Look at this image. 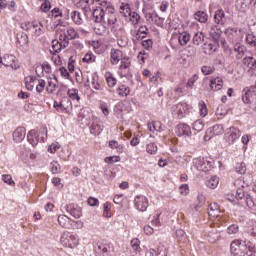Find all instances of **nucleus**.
Wrapping results in <instances>:
<instances>
[{
    "label": "nucleus",
    "instance_id": "obj_1",
    "mask_svg": "<svg viewBox=\"0 0 256 256\" xmlns=\"http://www.w3.org/2000/svg\"><path fill=\"white\" fill-rule=\"evenodd\" d=\"M231 256H255L251 242L234 240L230 244Z\"/></svg>",
    "mask_w": 256,
    "mask_h": 256
},
{
    "label": "nucleus",
    "instance_id": "obj_11",
    "mask_svg": "<svg viewBox=\"0 0 256 256\" xmlns=\"http://www.w3.org/2000/svg\"><path fill=\"white\" fill-rule=\"evenodd\" d=\"M27 131L25 130V127H18L13 133V139L16 143H21L23 139H25Z\"/></svg>",
    "mask_w": 256,
    "mask_h": 256
},
{
    "label": "nucleus",
    "instance_id": "obj_36",
    "mask_svg": "<svg viewBox=\"0 0 256 256\" xmlns=\"http://www.w3.org/2000/svg\"><path fill=\"white\" fill-rule=\"evenodd\" d=\"M67 95L69 97V99H72L73 101H79L80 97H79V90L77 89H71L67 91Z\"/></svg>",
    "mask_w": 256,
    "mask_h": 256
},
{
    "label": "nucleus",
    "instance_id": "obj_28",
    "mask_svg": "<svg viewBox=\"0 0 256 256\" xmlns=\"http://www.w3.org/2000/svg\"><path fill=\"white\" fill-rule=\"evenodd\" d=\"M199 111H200V117H207L209 115V110L207 109V104H205V101L201 100L198 103Z\"/></svg>",
    "mask_w": 256,
    "mask_h": 256
},
{
    "label": "nucleus",
    "instance_id": "obj_32",
    "mask_svg": "<svg viewBox=\"0 0 256 256\" xmlns=\"http://www.w3.org/2000/svg\"><path fill=\"white\" fill-rule=\"evenodd\" d=\"M24 81H25L26 89L28 91H33V88L35 87V78H33V76H28L24 79Z\"/></svg>",
    "mask_w": 256,
    "mask_h": 256
},
{
    "label": "nucleus",
    "instance_id": "obj_16",
    "mask_svg": "<svg viewBox=\"0 0 256 256\" xmlns=\"http://www.w3.org/2000/svg\"><path fill=\"white\" fill-rule=\"evenodd\" d=\"M221 238V233L217 229H213L212 231L208 232L207 240L209 243H217L219 239Z\"/></svg>",
    "mask_w": 256,
    "mask_h": 256
},
{
    "label": "nucleus",
    "instance_id": "obj_7",
    "mask_svg": "<svg viewBox=\"0 0 256 256\" xmlns=\"http://www.w3.org/2000/svg\"><path fill=\"white\" fill-rule=\"evenodd\" d=\"M16 61L17 58L15 57V55L6 54L3 57L1 65H4V67H11L12 69H19V65L15 63Z\"/></svg>",
    "mask_w": 256,
    "mask_h": 256
},
{
    "label": "nucleus",
    "instance_id": "obj_30",
    "mask_svg": "<svg viewBox=\"0 0 256 256\" xmlns=\"http://www.w3.org/2000/svg\"><path fill=\"white\" fill-rule=\"evenodd\" d=\"M105 77L108 87H115V85H117V78L114 77L111 72L106 73Z\"/></svg>",
    "mask_w": 256,
    "mask_h": 256
},
{
    "label": "nucleus",
    "instance_id": "obj_33",
    "mask_svg": "<svg viewBox=\"0 0 256 256\" xmlns=\"http://www.w3.org/2000/svg\"><path fill=\"white\" fill-rule=\"evenodd\" d=\"M91 83H92L93 89H95L96 91H100L101 84H99V75H97V73L92 74V82Z\"/></svg>",
    "mask_w": 256,
    "mask_h": 256
},
{
    "label": "nucleus",
    "instance_id": "obj_18",
    "mask_svg": "<svg viewBox=\"0 0 256 256\" xmlns=\"http://www.w3.org/2000/svg\"><path fill=\"white\" fill-rule=\"evenodd\" d=\"M17 43L20 45V47H25V45H28L29 43V36L25 34V32H20L16 36Z\"/></svg>",
    "mask_w": 256,
    "mask_h": 256
},
{
    "label": "nucleus",
    "instance_id": "obj_50",
    "mask_svg": "<svg viewBox=\"0 0 256 256\" xmlns=\"http://www.w3.org/2000/svg\"><path fill=\"white\" fill-rule=\"evenodd\" d=\"M212 137H216V135L213 133V128L210 127L205 132L204 141H211Z\"/></svg>",
    "mask_w": 256,
    "mask_h": 256
},
{
    "label": "nucleus",
    "instance_id": "obj_41",
    "mask_svg": "<svg viewBox=\"0 0 256 256\" xmlns=\"http://www.w3.org/2000/svg\"><path fill=\"white\" fill-rule=\"evenodd\" d=\"M213 133L217 135H223L225 133V128H223V125L221 124H215L212 127Z\"/></svg>",
    "mask_w": 256,
    "mask_h": 256
},
{
    "label": "nucleus",
    "instance_id": "obj_59",
    "mask_svg": "<svg viewBox=\"0 0 256 256\" xmlns=\"http://www.w3.org/2000/svg\"><path fill=\"white\" fill-rule=\"evenodd\" d=\"M51 9V2L49 0H45L41 5V10L44 11V13H48Z\"/></svg>",
    "mask_w": 256,
    "mask_h": 256
},
{
    "label": "nucleus",
    "instance_id": "obj_17",
    "mask_svg": "<svg viewBox=\"0 0 256 256\" xmlns=\"http://www.w3.org/2000/svg\"><path fill=\"white\" fill-rule=\"evenodd\" d=\"M123 57V52L121 50H112L111 51V63L112 65H117Z\"/></svg>",
    "mask_w": 256,
    "mask_h": 256
},
{
    "label": "nucleus",
    "instance_id": "obj_62",
    "mask_svg": "<svg viewBox=\"0 0 256 256\" xmlns=\"http://www.w3.org/2000/svg\"><path fill=\"white\" fill-rule=\"evenodd\" d=\"M245 197H247V195H245V190H243V188H238L236 191V199L243 200Z\"/></svg>",
    "mask_w": 256,
    "mask_h": 256
},
{
    "label": "nucleus",
    "instance_id": "obj_45",
    "mask_svg": "<svg viewBox=\"0 0 256 256\" xmlns=\"http://www.w3.org/2000/svg\"><path fill=\"white\" fill-rule=\"evenodd\" d=\"M2 181H4V183H7V185H10L11 187L15 186V181L9 174L2 175Z\"/></svg>",
    "mask_w": 256,
    "mask_h": 256
},
{
    "label": "nucleus",
    "instance_id": "obj_23",
    "mask_svg": "<svg viewBox=\"0 0 256 256\" xmlns=\"http://www.w3.org/2000/svg\"><path fill=\"white\" fill-rule=\"evenodd\" d=\"M203 41H205V34L203 32H196L192 38L193 45L199 47Z\"/></svg>",
    "mask_w": 256,
    "mask_h": 256
},
{
    "label": "nucleus",
    "instance_id": "obj_6",
    "mask_svg": "<svg viewBox=\"0 0 256 256\" xmlns=\"http://www.w3.org/2000/svg\"><path fill=\"white\" fill-rule=\"evenodd\" d=\"M213 165H215V160L212 158H200L198 161V166L200 167L201 171L204 172L211 171V169H213Z\"/></svg>",
    "mask_w": 256,
    "mask_h": 256
},
{
    "label": "nucleus",
    "instance_id": "obj_8",
    "mask_svg": "<svg viewBox=\"0 0 256 256\" xmlns=\"http://www.w3.org/2000/svg\"><path fill=\"white\" fill-rule=\"evenodd\" d=\"M66 211L69 215L74 217V219H79L82 215V209L77 204H70L66 206Z\"/></svg>",
    "mask_w": 256,
    "mask_h": 256
},
{
    "label": "nucleus",
    "instance_id": "obj_60",
    "mask_svg": "<svg viewBox=\"0 0 256 256\" xmlns=\"http://www.w3.org/2000/svg\"><path fill=\"white\" fill-rule=\"evenodd\" d=\"M98 250L103 255H109V245H106V244L99 245Z\"/></svg>",
    "mask_w": 256,
    "mask_h": 256
},
{
    "label": "nucleus",
    "instance_id": "obj_15",
    "mask_svg": "<svg viewBox=\"0 0 256 256\" xmlns=\"http://www.w3.org/2000/svg\"><path fill=\"white\" fill-rule=\"evenodd\" d=\"M214 21L217 25H225V11L218 9L214 14Z\"/></svg>",
    "mask_w": 256,
    "mask_h": 256
},
{
    "label": "nucleus",
    "instance_id": "obj_34",
    "mask_svg": "<svg viewBox=\"0 0 256 256\" xmlns=\"http://www.w3.org/2000/svg\"><path fill=\"white\" fill-rule=\"evenodd\" d=\"M129 59L130 58L128 56H122L120 59L121 65L119 69H129V67H131V61Z\"/></svg>",
    "mask_w": 256,
    "mask_h": 256
},
{
    "label": "nucleus",
    "instance_id": "obj_58",
    "mask_svg": "<svg viewBox=\"0 0 256 256\" xmlns=\"http://www.w3.org/2000/svg\"><path fill=\"white\" fill-rule=\"evenodd\" d=\"M87 203L90 207H99V199L95 197H89Z\"/></svg>",
    "mask_w": 256,
    "mask_h": 256
},
{
    "label": "nucleus",
    "instance_id": "obj_53",
    "mask_svg": "<svg viewBox=\"0 0 256 256\" xmlns=\"http://www.w3.org/2000/svg\"><path fill=\"white\" fill-rule=\"evenodd\" d=\"M244 199H245L247 207H249L250 209H253V207H256V204L253 201V197H251V195L247 194Z\"/></svg>",
    "mask_w": 256,
    "mask_h": 256
},
{
    "label": "nucleus",
    "instance_id": "obj_21",
    "mask_svg": "<svg viewBox=\"0 0 256 256\" xmlns=\"http://www.w3.org/2000/svg\"><path fill=\"white\" fill-rule=\"evenodd\" d=\"M234 51L235 53H238V55L236 56V59L241 60L243 59V56L245 55V53H247V47H245V45H241L238 43L234 46Z\"/></svg>",
    "mask_w": 256,
    "mask_h": 256
},
{
    "label": "nucleus",
    "instance_id": "obj_27",
    "mask_svg": "<svg viewBox=\"0 0 256 256\" xmlns=\"http://www.w3.org/2000/svg\"><path fill=\"white\" fill-rule=\"evenodd\" d=\"M71 20L75 25H81L83 23V19H81V12L74 10L71 12Z\"/></svg>",
    "mask_w": 256,
    "mask_h": 256
},
{
    "label": "nucleus",
    "instance_id": "obj_46",
    "mask_svg": "<svg viewBox=\"0 0 256 256\" xmlns=\"http://www.w3.org/2000/svg\"><path fill=\"white\" fill-rule=\"evenodd\" d=\"M197 79H199V76H197V74H194L190 79H188L186 87L188 89H193V85H195Z\"/></svg>",
    "mask_w": 256,
    "mask_h": 256
},
{
    "label": "nucleus",
    "instance_id": "obj_37",
    "mask_svg": "<svg viewBox=\"0 0 256 256\" xmlns=\"http://www.w3.org/2000/svg\"><path fill=\"white\" fill-rule=\"evenodd\" d=\"M193 129H194V131L201 133V131H203V129H205V123H203L202 120H196L193 123Z\"/></svg>",
    "mask_w": 256,
    "mask_h": 256
},
{
    "label": "nucleus",
    "instance_id": "obj_48",
    "mask_svg": "<svg viewBox=\"0 0 256 256\" xmlns=\"http://www.w3.org/2000/svg\"><path fill=\"white\" fill-rule=\"evenodd\" d=\"M146 151L150 153V155H155V153H157V145L155 143L147 144Z\"/></svg>",
    "mask_w": 256,
    "mask_h": 256
},
{
    "label": "nucleus",
    "instance_id": "obj_56",
    "mask_svg": "<svg viewBox=\"0 0 256 256\" xmlns=\"http://www.w3.org/2000/svg\"><path fill=\"white\" fill-rule=\"evenodd\" d=\"M219 47H221V44H219V42L208 44L209 51H213V53H217V51H219Z\"/></svg>",
    "mask_w": 256,
    "mask_h": 256
},
{
    "label": "nucleus",
    "instance_id": "obj_35",
    "mask_svg": "<svg viewBox=\"0 0 256 256\" xmlns=\"http://www.w3.org/2000/svg\"><path fill=\"white\" fill-rule=\"evenodd\" d=\"M39 27V24L35 22H26L21 24V29L24 31H29L30 29H37Z\"/></svg>",
    "mask_w": 256,
    "mask_h": 256
},
{
    "label": "nucleus",
    "instance_id": "obj_61",
    "mask_svg": "<svg viewBox=\"0 0 256 256\" xmlns=\"http://www.w3.org/2000/svg\"><path fill=\"white\" fill-rule=\"evenodd\" d=\"M156 256H167V248L159 246L156 250Z\"/></svg>",
    "mask_w": 256,
    "mask_h": 256
},
{
    "label": "nucleus",
    "instance_id": "obj_5",
    "mask_svg": "<svg viewBox=\"0 0 256 256\" xmlns=\"http://www.w3.org/2000/svg\"><path fill=\"white\" fill-rule=\"evenodd\" d=\"M177 137H191V126L185 123H180L176 126Z\"/></svg>",
    "mask_w": 256,
    "mask_h": 256
},
{
    "label": "nucleus",
    "instance_id": "obj_9",
    "mask_svg": "<svg viewBox=\"0 0 256 256\" xmlns=\"http://www.w3.org/2000/svg\"><path fill=\"white\" fill-rule=\"evenodd\" d=\"M66 247L70 249H75L79 245V236L77 234L68 233L66 234Z\"/></svg>",
    "mask_w": 256,
    "mask_h": 256
},
{
    "label": "nucleus",
    "instance_id": "obj_38",
    "mask_svg": "<svg viewBox=\"0 0 256 256\" xmlns=\"http://www.w3.org/2000/svg\"><path fill=\"white\" fill-rule=\"evenodd\" d=\"M236 173H239L240 175H245V173H247V165L245 162L236 164Z\"/></svg>",
    "mask_w": 256,
    "mask_h": 256
},
{
    "label": "nucleus",
    "instance_id": "obj_47",
    "mask_svg": "<svg viewBox=\"0 0 256 256\" xmlns=\"http://www.w3.org/2000/svg\"><path fill=\"white\" fill-rule=\"evenodd\" d=\"M121 161V157L119 156H109L105 158V163H108L109 165H113V163H119Z\"/></svg>",
    "mask_w": 256,
    "mask_h": 256
},
{
    "label": "nucleus",
    "instance_id": "obj_44",
    "mask_svg": "<svg viewBox=\"0 0 256 256\" xmlns=\"http://www.w3.org/2000/svg\"><path fill=\"white\" fill-rule=\"evenodd\" d=\"M109 147L110 149H117L120 152L123 151V145L119 144L117 140L109 141Z\"/></svg>",
    "mask_w": 256,
    "mask_h": 256
},
{
    "label": "nucleus",
    "instance_id": "obj_57",
    "mask_svg": "<svg viewBox=\"0 0 256 256\" xmlns=\"http://www.w3.org/2000/svg\"><path fill=\"white\" fill-rule=\"evenodd\" d=\"M68 70L70 73H73V71H75V57L74 56H70V58H69Z\"/></svg>",
    "mask_w": 256,
    "mask_h": 256
},
{
    "label": "nucleus",
    "instance_id": "obj_3",
    "mask_svg": "<svg viewBox=\"0 0 256 256\" xmlns=\"http://www.w3.org/2000/svg\"><path fill=\"white\" fill-rule=\"evenodd\" d=\"M134 205L138 211H147V207H149V200L143 195L136 196L134 199Z\"/></svg>",
    "mask_w": 256,
    "mask_h": 256
},
{
    "label": "nucleus",
    "instance_id": "obj_19",
    "mask_svg": "<svg viewBox=\"0 0 256 256\" xmlns=\"http://www.w3.org/2000/svg\"><path fill=\"white\" fill-rule=\"evenodd\" d=\"M242 63L248 67V69H256V59L253 56H246L243 58Z\"/></svg>",
    "mask_w": 256,
    "mask_h": 256
},
{
    "label": "nucleus",
    "instance_id": "obj_2",
    "mask_svg": "<svg viewBox=\"0 0 256 256\" xmlns=\"http://www.w3.org/2000/svg\"><path fill=\"white\" fill-rule=\"evenodd\" d=\"M59 40L52 41V49L55 53H60L61 49H65V31L58 33Z\"/></svg>",
    "mask_w": 256,
    "mask_h": 256
},
{
    "label": "nucleus",
    "instance_id": "obj_20",
    "mask_svg": "<svg viewBox=\"0 0 256 256\" xmlns=\"http://www.w3.org/2000/svg\"><path fill=\"white\" fill-rule=\"evenodd\" d=\"M116 92L118 93L119 97H128V95L131 93V88H129L127 85L120 84L116 89Z\"/></svg>",
    "mask_w": 256,
    "mask_h": 256
},
{
    "label": "nucleus",
    "instance_id": "obj_24",
    "mask_svg": "<svg viewBox=\"0 0 256 256\" xmlns=\"http://www.w3.org/2000/svg\"><path fill=\"white\" fill-rule=\"evenodd\" d=\"M178 41L182 47H185L191 41V34L183 32L179 35Z\"/></svg>",
    "mask_w": 256,
    "mask_h": 256
},
{
    "label": "nucleus",
    "instance_id": "obj_40",
    "mask_svg": "<svg viewBox=\"0 0 256 256\" xmlns=\"http://www.w3.org/2000/svg\"><path fill=\"white\" fill-rule=\"evenodd\" d=\"M201 72L203 75H213V73H215V68L214 66L204 65L201 67Z\"/></svg>",
    "mask_w": 256,
    "mask_h": 256
},
{
    "label": "nucleus",
    "instance_id": "obj_14",
    "mask_svg": "<svg viewBox=\"0 0 256 256\" xmlns=\"http://www.w3.org/2000/svg\"><path fill=\"white\" fill-rule=\"evenodd\" d=\"M211 91H221L223 89V80L220 78H212L210 80Z\"/></svg>",
    "mask_w": 256,
    "mask_h": 256
},
{
    "label": "nucleus",
    "instance_id": "obj_43",
    "mask_svg": "<svg viewBox=\"0 0 256 256\" xmlns=\"http://www.w3.org/2000/svg\"><path fill=\"white\" fill-rule=\"evenodd\" d=\"M236 233H239V224H232L227 228L228 235H236Z\"/></svg>",
    "mask_w": 256,
    "mask_h": 256
},
{
    "label": "nucleus",
    "instance_id": "obj_10",
    "mask_svg": "<svg viewBox=\"0 0 256 256\" xmlns=\"http://www.w3.org/2000/svg\"><path fill=\"white\" fill-rule=\"evenodd\" d=\"M178 119H183L185 115H189V105L187 103H178L176 105Z\"/></svg>",
    "mask_w": 256,
    "mask_h": 256
},
{
    "label": "nucleus",
    "instance_id": "obj_25",
    "mask_svg": "<svg viewBox=\"0 0 256 256\" xmlns=\"http://www.w3.org/2000/svg\"><path fill=\"white\" fill-rule=\"evenodd\" d=\"M132 11L133 10H131V5H129L128 3H122L120 5V13L122 14V16L130 17Z\"/></svg>",
    "mask_w": 256,
    "mask_h": 256
},
{
    "label": "nucleus",
    "instance_id": "obj_12",
    "mask_svg": "<svg viewBox=\"0 0 256 256\" xmlns=\"http://www.w3.org/2000/svg\"><path fill=\"white\" fill-rule=\"evenodd\" d=\"M27 140L32 147H35L39 143V133L35 130H30L27 134Z\"/></svg>",
    "mask_w": 256,
    "mask_h": 256
},
{
    "label": "nucleus",
    "instance_id": "obj_54",
    "mask_svg": "<svg viewBox=\"0 0 256 256\" xmlns=\"http://www.w3.org/2000/svg\"><path fill=\"white\" fill-rule=\"evenodd\" d=\"M54 108L56 109V111H58V113H63V111H65V106L63 105V100L61 101H54Z\"/></svg>",
    "mask_w": 256,
    "mask_h": 256
},
{
    "label": "nucleus",
    "instance_id": "obj_26",
    "mask_svg": "<svg viewBox=\"0 0 256 256\" xmlns=\"http://www.w3.org/2000/svg\"><path fill=\"white\" fill-rule=\"evenodd\" d=\"M103 131V128H101V125L93 122L90 126V133L91 135H94V137H97L98 135H101V132Z\"/></svg>",
    "mask_w": 256,
    "mask_h": 256
},
{
    "label": "nucleus",
    "instance_id": "obj_29",
    "mask_svg": "<svg viewBox=\"0 0 256 256\" xmlns=\"http://www.w3.org/2000/svg\"><path fill=\"white\" fill-rule=\"evenodd\" d=\"M209 16L204 11H198L195 13V19L196 21H199V23H207V19Z\"/></svg>",
    "mask_w": 256,
    "mask_h": 256
},
{
    "label": "nucleus",
    "instance_id": "obj_52",
    "mask_svg": "<svg viewBox=\"0 0 256 256\" xmlns=\"http://www.w3.org/2000/svg\"><path fill=\"white\" fill-rule=\"evenodd\" d=\"M50 170L55 175L61 171V166H59V163L57 162H51L50 163Z\"/></svg>",
    "mask_w": 256,
    "mask_h": 256
},
{
    "label": "nucleus",
    "instance_id": "obj_31",
    "mask_svg": "<svg viewBox=\"0 0 256 256\" xmlns=\"http://www.w3.org/2000/svg\"><path fill=\"white\" fill-rule=\"evenodd\" d=\"M207 187L209 189H216L217 185H219V177L217 176H212L207 182H206Z\"/></svg>",
    "mask_w": 256,
    "mask_h": 256
},
{
    "label": "nucleus",
    "instance_id": "obj_51",
    "mask_svg": "<svg viewBox=\"0 0 256 256\" xmlns=\"http://www.w3.org/2000/svg\"><path fill=\"white\" fill-rule=\"evenodd\" d=\"M212 137H216V135L213 133V128L210 127L205 132L204 141H211Z\"/></svg>",
    "mask_w": 256,
    "mask_h": 256
},
{
    "label": "nucleus",
    "instance_id": "obj_22",
    "mask_svg": "<svg viewBox=\"0 0 256 256\" xmlns=\"http://www.w3.org/2000/svg\"><path fill=\"white\" fill-rule=\"evenodd\" d=\"M147 33H149V28H147V26H140L135 36L137 41L145 39Z\"/></svg>",
    "mask_w": 256,
    "mask_h": 256
},
{
    "label": "nucleus",
    "instance_id": "obj_63",
    "mask_svg": "<svg viewBox=\"0 0 256 256\" xmlns=\"http://www.w3.org/2000/svg\"><path fill=\"white\" fill-rule=\"evenodd\" d=\"M142 47H144V49H151L153 47V40L152 39H147L142 41Z\"/></svg>",
    "mask_w": 256,
    "mask_h": 256
},
{
    "label": "nucleus",
    "instance_id": "obj_39",
    "mask_svg": "<svg viewBox=\"0 0 256 256\" xmlns=\"http://www.w3.org/2000/svg\"><path fill=\"white\" fill-rule=\"evenodd\" d=\"M65 39L73 40L77 39V31L74 28H67V34L65 35Z\"/></svg>",
    "mask_w": 256,
    "mask_h": 256
},
{
    "label": "nucleus",
    "instance_id": "obj_49",
    "mask_svg": "<svg viewBox=\"0 0 256 256\" xmlns=\"http://www.w3.org/2000/svg\"><path fill=\"white\" fill-rule=\"evenodd\" d=\"M243 95H242V101L245 103V105H249L251 103V97H253L247 90H243Z\"/></svg>",
    "mask_w": 256,
    "mask_h": 256
},
{
    "label": "nucleus",
    "instance_id": "obj_42",
    "mask_svg": "<svg viewBox=\"0 0 256 256\" xmlns=\"http://www.w3.org/2000/svg\"><path fill=\"white\" fill-rule=\"evenodd\" d=\"M131 247L133 251H141V240L138 238H134L131 240Z\"/></svg>",
    "mask_w": 256,
    "mask_h": 256
},
{
    "label": "nucleus",
    "instance_id": "obj_64",
    "mask_svg": "<svg viewBox=\"0 0 256 256\" xmlns=\"http://www.w3.org/2000/svg\"><path fill=\"white\" fill-rule=\"evenodd\" d=\"M181 195H189V185L188 184H181L179 187Z\"/></svg>",
    "mask_w": 256,
    "mask_h": 256
},
{
    "label": "nucleus",
    "instance_id": "obj_4",
    "mask_svg": "<svg viewBox=\"0 0 256 256\" xmlns=\"http://www.w3.org/2000/svg\"><path fill=\"white\" fill-rule=\"evenodd\" d=\"M241 137V131L235 127L230 128V133L225 135V141L228 145H233Z\"/></svg>",
    "mask_w": 256,
    "mask_h": 256
},
{
    "label": "nucleus",
    "instance_id": "obj_13",
    "mask_svg": "<svg viewBox=\"0 0 256 256\" xmlns=\"http://www.w3.org/2000/svg\"><path fill=\"white\" fill-rule=\"evenodd\" d=\"M223 31H221V28H218L217 26H212L210 30V37L213 41V43H219V39H221Z\"/></svg>",
    "mask_w": 256,
    "mask_h": 256
},
{
    "label": "nucleus",
    "instance_id": "obj_55",
    "mask_svg": "<svg viewBox=\"0 0 256 256\" xmlns=\"http://www.w3.org/2000/svg\"><path fill=\"white\" fill-rule=\"evenodd\" d=\"M103 209H104V212H103L104 217L106 218L111 217V214H109V211H111V203L109 202L104 203Z\"/></svg>",
    "mask_w": 256,
    "mask_h": 256
}]
</instances>
